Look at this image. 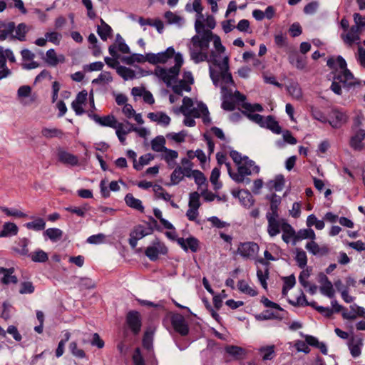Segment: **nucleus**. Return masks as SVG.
Here are the masks:
<instances>
[{
  "label": "nucleus",
  "mask_w": 365,
  "mask_h": 365,
  "mask_svg": "<svg viewBox=\"0 0 365 365\" xmlns=\"http://www.w3.org/2000/svg\"><path fill=\"white\" fill-rule=\"evenodd\" d=\"M232 99L235 100L237 102H241L242 103V107L247 111V112H262L263 108L262 106L259 103H254L251 104L247 102H245L246 97L245 95L242 94L238 91H235V92H232Z\"/></svg>",
  "instance_id": "14"
},
{
  "label": "nucleus",
  "mask_w": 365,
  "mask_h": 365,
  "mask_svg": "<svg viewBox=\"0 0 365 365\" xmlns=\"http://www.w3.org/2000/svg\"><path fill=\"white\" fill-rule=\"evenodd\" d=\"M287 91L295 99L299 100L302 97V92L297 83H291L287 86Z\"/></svg>",
  "instance_id": "52"
},
{
  "label": "nucleus",
  "mask_w": 365,
  "mask_h": 365,
  "mask_svg": "<svg viewBox=\"0 0 365 365\" xmlns=\"http://www.w3.org/2000/svg\"><path fill=\"white\" fill-rule=\"evenodd\" d=\"M31 87L29 86H21L17 91V98L19 102L24 106H29L34 101V98H31L29 101L25 100V98L29 97L31 93Z\"/></svg>",
  "instance_id": "26"
},
{
  "label": "nucleus",
  "mask_w": 365,
  "mask_h": 365,
  "mask_svg": "<svg viewBox=\"0 0 365 365\" xmlns=\"http://www.w3.org/2000/svg\"><path fill=\"white\" fill-rule=\"evenodd\" d=\"M175 53L173 47L170 46L165 51L159 52L158 53H148V62L152 64L166 63H168L171 58L175 59Z\"/></svg>",
  "instance_id": "8"
},
{
  "label": "nucleus",
  "mask_w": 365,
  "mask_h": 365,
  "mask_svg": "<svg viewBox=\"0 0 365 365\" xmlns=\"http://www.w3.org/2000/svg\"><path fill=\"white\" fill-rule=\"evenodd\" d=\"M45 37L47 41H49L55 45H59L62 39V35L61 33L56 31H48L45 34Z\"/></svg>",
  "instance_id": "60"
},
{
  "label": "nucleus",
  "mask_w": 365,
  "mask_h": 365,
  "mask_svg": "<svg viewBox=\"0 0 365 365\" xmlns=\"http://www.w3.org/2000/svg\"><path fill=\"white\" fill-rule=\"evenodd\" d=\"M35 291V287L30 281L22 282L20 284L19 293L21 294H30Z\"/></svg>",
  "instance_id": "64"
},
{
  "label": "nucleus",
  "mask_w": 365,
  "mask_h": 365,
  "mask_svg": "<svg viewBox=\"0 0 365 365\" xmlns=\"http://www.w3.org/2000/svg\"><path fill=\"white\" fill-rule=\"evenodd\" d=\"M113 81L111 73L108 71H103L99 74L97 78L92 81L93 84L109 83Z\"/></svg>",
  "instance_id": "58"
},
{
  "label": "nucleus",
  "mask_w": 365,
  "mask_h": 365,
  "mask_svg": "<svg viewBox=\"0 0 365 365\" xmlns=\"http://www.w3.org/2000/svg\"><path fill=\"white\" fill-rule=\"evenodd\" d=\"M58 158L60 162L68 165L75 166L78 163V158L76 155L63 150H58Z\"/></svg>",
  "instance_id": "24"
},
{
  "label": "nucleus",
  "mask_w": 365,
  "mask_h": 365,
  "mask_svg": "<svg viewBox=\"0 0 365 365\" xmlns=\"http://www.w3.org/2000/svg\"><path fill=\"white\" fill-rule=\"evenodd\" d=\"M255 264H261L265 267L264 270H262L261 269H257V279H258L259 283L261 284L262 287L264 289H267V279H268V276H269V269H268L269 263L267 261H265L263 258H257L255 259Z\"/></svg>",
  "instance_id": "19"
},
{
  "label": "nucleus",
  "mask_w": 365,
  "mask_h": 365,
  "mask_svg": "<svg viewBox=\"0 0 365 365\" xmlns=\"http://www.w3.org/2000/svg\"><path fill=\"white\" fill-rule=\"evenodd\" d=\"M327 64L334 70V81L331 86V89L334 93L341 94L340 84L344 87H349L355 83L354 76L346 68V62L342 56L331 57L328 58Z\"/></svg>",
  "instance_id": "3"
},
{
  "label": "nucleus",
  "mask_w": 365,
  "mask_h": 365,
  "mask_svg": "<svg viewBox=\"0 0 365 365\" xmlns=\"http://www.w3.org/2000/svg\"><path fill=\"white\" fill-rule=\"evenodd\" d=\"M349 116L341 109L334 108L328 115V123L333 128H340L348 121Z\"/></svg>",
  "instance_id": "6"
},
{
  "label": "nucleus",
  "mask_w": 365,
  "mask_h": 365,
  "mask_svg": "<svg viewBox=\"0 0 365 365\" xmlns=\"http://www.w3.org/2000/svg\"><path fill=\"white\" fill-rule=\"evenodd\" d=\"M318 282L320 284L319 290L321 294L329 299H333L335 295L334 285L324 273L319 274Z\"/></svg>",
  "instance_id": "13"
},
{
  "label": "nucleus",
  "mask_w": 365,
  "mask_h": 365,
  "mask_svg": "<svg viewBox=\"0 0 365 365\" xmlns=\"http://www.w3.org/2000/svg\"><path fill=\"white\" fill-rule=\"evenodd\" d=\"M164 18L166 20L167 23L169 24H176L180 26L184 22V20L181 16L175 14V13L170 11H166L165 13Z\"/></svg>",
  "instance_id": "48"
},
{
  "label": "nucleus",
  "mask_w": 365,
  "mask_h": 365,
  "mask_svg": "<svg viewBox=\"0 0 365 365\" xmlns=\"http://www.w3.org/2000/svg\"><path fill=\"white\" fill-rule=\"evenodd\" d=\"M44 235L51 241L56 242L61 238L63 232L58 228H48L44 232Z\"/></svg>",
  "instance_id": "55"
},
{
  "label": "nucleus",
  "mask_w": 365,
  "mask_h": 365,
  "mask_svg": "<svg viewBox=\"0 0 365 365\" xmlns=\"http://www.w3.org/2000/svg\"><path fill=\"white\" fill-rule=\"evenodd\" d=\"M88 98V93L86 90L79 92L75 100L71 103V108L77 115H81L85 113L83 106L86 104Z\"/></svg>",
  "instance_id": "17"
},
{
  "label": "nucleus",
  "mask_w": 365,
  "mask_h": 365,
  "mask_svg": "<svg viewBox=\"0 0 365 365\" xmlns=\"http://www.w3.org/2000/svg\"><path fill=\"white\" fill-rule=\"evenodd\" d=\"M183 63V56L178 52L175 55V64L173 66L170 68L157 66L154 70V74L162 80L167 86L170 87L174 83H176Z\"/></svg>",
  "instance_id": "4"
},
{
  "label": "nucleus",
  "mask_w": 365,
  "mask_h": 365,
  "mask_svg": "<svg viewBox=\"0 0 365 365\" xmlns=\"http://www.w3.org/2000/svg\"><path fill=\"white\" fill-rule=\"evenodd\" d=\"M267 198L270 200V211L267 214L278 216V207L281 203V197L276 194H272Z\"/></svg>",
  "instance_id": "37"
},
{
  "label": "nucleus",
  "mask_w": 365,
  "mask_h": 365,
  "mask_svg": "<svg viewBox=\"0 0 365 365\" xmlns=\"http://www.w3.org/2000/svg\"><path fill=\"white\" fill-rule=\"evenodd\" d=\"M164 153L163 155V158L167 162V163L170 166L173 164L174 160L178 157V153L177 151L170 150L168 148H165L163 151Z\"/></svg>",
  "instance_id": "59"
},
{
  "label": "nucleus",
  "mask_w": 365,
  "mask_h": 365,
  "mask_svg": "<svg viewBox=\"0 0 365 365\" xmlns=\"http://www.w3.org/2000/svg\"><path fill=\"white\" fill-rule=\"evenodd\" d=\"M175 84L172 86V89L173 92L179 96H182L183 91L190 92L191 91V86L189 83L184 82L182 80L178 81H176Z\"/></svg>",
  "instance_id": "45"
},
{
  "label": "nucleus",
  "mask_w": 365,
  "mask_h": 365,
  "mask_svg": "<svg viewBox=\"0 0 365 365\" xmlns=\"http://www.w3.org/2000/svg\"><path fill=\"white\" fill-rule=\"evenodd\" d=\"M143 346L146 350V361L149 365H157V361L153 348V334L146 331L143 338Z\"/></svg>",
  "instance_id": "12"
},
{
  "label": "nucleus",
  "mask_w": 365,
  "mask_h": 365,
  "mask_svg": "<svg viewBox=\"0 0 365 365\" xmlns=\"http://www.w3.org/2000/svg\"><path fill=\"white\" fill-rule=\"evenodd\" d=\"M188 170L182 169L180 166H178L172 173L170 176V180L173 185L178 184L184 178V176L190 177L188 175Z\"/></svg>",
  "instance_id": "34"
},
{
  "label": "nucleus",
  "mask_w": 365,
  "mask_h": 365,
  "mask_svg": "<svg viewBox=\"0 0 365 365\" xmlns=\"http://www.w3.org/2000/svg\"><path fill=\"white\" fill-rule=\"evenodd\" d=\"M220 175V170L218 168H215L212 169L210 175V182L214 185V189L217 190L221 188L222 183L218 181Z\"/></svg>",
  "instance_id": "62"
},
{
  "label": "nucleus",
  "mask_w": 365,
  "mask_h": 365,
  "mask_svg": "<svg viewBox=\"0 0 365 365\" xmlns=\"http://www.w3.org/2000/svg\"><path fill=\"white\" fill-rule=\"evenodd\" d=\"M237 197L240 203L245 207H250L255 202L251 192L247 190H240L237 193Z\"/></svg>",
  "instance_id": "33"
},
{
  "label": "nucleus",
  "mask_w": 365,
  "mask_h": 365,
  "mask_svg": "<svg viewBox=\"0 0 365 365\" xmlns=\"http://www.w3.org/2000/svg\"><path fill=\"white\" fill-rule=\"evenodd\" d=\"M180 110L182 114H192L194 117L200 118L202 117L204 123L208 124L211 122V119L209 117V111L207 106L200 102L197 103L196 108L193 107V102L190 98L184 97L182 100V105L180 108Z\"/></svg>",
  "instance_id": "5"
},
{
  "label": "nucleus",
  "mask_w": 365,
  "mask_h": 365,
  "mask_svg": "<svg viewBox=\"0 0 365 365\" xmlns=\"http://www.w3.org/2000/svg\"><path fill=\"white\" fill-rule=\"evenodd\" d=\"M125 202L128 207L140 212H144L145 208L143 205L142 201L138 198L134 197L132 194L128 193L125 195Z\"/></svg>",
  "instance_id": "32"
},
{
  "label": "nucleus",
  "mask_w": 365,
  "mask_h": 365,
  "mask_svg": "<svg viewBox=\"0 0 365 365\" xmlns=\"http://www.w3.org/2000/svg\"><path fill=\"white\" fill-rule=\"evenodd\" d=\"M1 232L3 237H11L18 234L19 227L14 222H6L2 225Z\"/></svg>",
  "instance_id": "30"
},
{
  "label": "nucleus",
  "mask_w": 365,
  "mask_h": 365,
  "mask_svg": "<svg viewBox=\"0 0 365 365\" xmlns=\"http://www.w3.org/2000/svg\"><path fill=\"white\" fill-rule=\"evenodd\" d=\"M152 229L150 227H145L143 225H138L135 227L133 231L130 233L132 236H134L137 240H140L143 237L151 234Z\"/></svg>",
  "instance_id": "50"
},
{
  "label": "nucleus",
  "mask_w": 365,
  "mask_h": 365,
  "mask_svg": "<svg viewBox=\"0 0 365 365\" xmlns=\"http://www.w3.org/2000/svg\"><path fill=\"white\" fill-rule=\"evenodd\" d=\"M25 227L29 230L34 231H41L44 230L46 227V222L43 218L38 217L36 218L32 222H29L26 223Z\"/></svg>",
  "instance_id": "46"
},
{
  "label": "nucleus",
  "mask_w": 365,
  "mask_h": 365,
  "mask_svg": "<svg viewBox=\"0 0 365 365\" xmlns=\"http://www.w3.org/2000/svg\"><path fill=\"white\" fill-rule=\"evenodd\" d=\"M363 346V339L358 336H352L347 341V346L351 355L354 358L360 356Z\"/></svg>",
  "instance_id": "16"
},
{
  "label": "nucleus",
  "mask_w": 365,
  "mask_h": 365,
  "mask_svg": "<svg viewBox=\"0 0 365 365\" xmlns=\"http://www.w3.org/2000/svg\"><path fill=\"white\" fill-rule=\"evenodd\" d=\"M178 243L185 252L190 250L192 252H196L199 247V241L194 237H190L186 239L182 237L178 238Z\"/></svg>",
  "instance_id": "20"
},
{
  "label": "nucleus",
  "mask_w": 365,
  "mask_h": 365,
  "mask_svg": "<svg viewBox=\"0 0 365 365\" xmlns=\"http://www.w3.org/2000/svg\"><path fill=\"white\" fill-rule=\"evenodd\" d=\"M230 155L237 166V172L234 173L231 170L230 164L227 163V172L230 178L238 183L250 184L251 180L247 176L258 174L260 170L259 167L247 156H242L241 153L236 150L230 151Z\"/></svg>",
  "instance_id": "2"
},
{
  "label": "nucleus",
  "mask_w": 365,
  "mask_h": 365,
  "mask_svg": "<svg viewBox=\"0 0 365 365\" xmlns=\"http://www.w3.org/2000/svg\"><path fill=\"white\" fill-rule=\"evenodd\" d=\"M88 116L90 118L93 120L96 123L101 126H106L113 128L116 122V118L113 115H106L100 117L99 115L94 113H89Z\"/></svg>",
  "instance_id": "23"
},
{
  "label": "nucleus",
  "mask_w": 365,
  "mask_h": 365,
  "mask_svg": "<svg viewBox=\"0 0 365 365\" xmlns=\"http://www.w3.org/2000/svg\"><path fill=\"white\" fill-rule=\"evenodd\" d=\"M195 29L196 34L191 38L189 45L190 59L196 64L204 61L209 63L210 76L216 87L222 83H233L230 72V58L220 37L212 31H205L200 20L195 21Z\"/></svg>",
  "instance_id": "1"
},
{
  "label": "nucleus",
  "mask_w": 365,
  "mask_h": 365,
  "mask_svg": "<svg viewBox=\"0 0 365 365\" xmlns=\"http://www.w3.org/2000/svg\"><path fill=\"white\" fill-rule=\"evenodd\" d=\"M282 240L286 243H289L294 237L296 239L295 231L289 223H284L282 227Z\"/></svg>",
  "instance_id": "41"
},
{
  "label": "nucleus",
  "mask_w": 365,
  "mask_h": 365,
  "mask_svg": "<svg viewBox=\"0 0 365 365\" xmlns=\"http://www.w3.org/2000/svg\"><path fill=\"white\" fill-rule=\"evenodd\" d=\"M41 134L46 138H61L63 132L56 128H43Z\"/></svg>",
  "instance_id": "51"
},
{
  "label": "nucleus",
  "mask_w": 365,
  "mask_h": 365,
  "mask_svg": "<svg viewBox=\"0 0 365 365\" xmlns=\"http://www.w3.org/2000/svg\"><path fill=\"white\" fill-rule=\"evenodd\" d=\"M365 130L359 129L350 139V146L355 150H361L364 147Z\"/></svg>",
  "instance_id": "21"
},
{
  "label": "nucleus",
  "mask_w": 365,
  "mask_h": 365,
  "mask_svg": "<svg viewBox=\"0 0 365 365\" xmlns=\"http://www.w3.org/2000/svg\"><path fill=\"white\" fill-rule=\"evenodd\" d=\"M0 210L4 212L7 217H14L17 218L26 217L27 215L22 211L16 208H9L5 206H0Z\"/></svg>",
  "instance_id": "43"
},
{
  "label": "nucleus",
  "mask_w": 365,
  "mask_h": 365,
  "mask_svg": "<svg viewBox=\"0 0 365 365\" xmlns=\"http://www.w3.org/2000/svg\"><path fill=\"white\" fill-rule=\"evenodd\" d=\"M226 352L236 359H240L245 355V350L237 346H227L225 347Z\"/></svg>",
  "instance_id": "44"
},
{
  "label": "nucleus",
  "mask_w": 365,
  "mask_h": 365,
  "mask_svg": "<svg viewBox=\"0 0 365 365\" xmlns=\"http://www.w3.org/2000/svg\"><path fill=\"white\" fill-rule=\"evenodd\" d=\"M126 322L134 334H138L141 327L140 314L135 311L129 312L126 317Z\"/></svg>",
  "instance_id": "18"
},
{
  "label": "nucleus",
  "mask_w": 365,
  "mask_h": 365,
  "mask_svg": "<svg viewBox=\"0 0 365 365\" xmlns=\"http://www.w3.org/2000/svg\"><path fill=\"white\" fill-rule=\"evenodd\" d=\"M289 59V62L294 65L298 69H303L306 66L304 58L297 53L291 55Z\"/></svg>",
  "instance_id": "63"
},
{
  "label": "nucleus",
  "mask_w": 365,
  "mask_h": 365,
  "mask_svg": "<svg viewBox=\"0 0 365 365\" xmlns=\"http://www.w3.org/2000/svg\"><path fill=\"white\" fill-rule=\"evenodd\" d=\"M46 62L51 66H56L60 63L65 62L63 54L57 55L53 48L48 49L46 53Z\"/></svg>",
  "instance_id": "27"
},
{
  "label": "nucleus",
  "mask_w": 365,
  "mask_h": 365,
  "mask_svg": "<svg viewBox=\"0 0 365 365\" xmlns=\"http://www.w3.org/2000/svg\"><path fill=\"white\" fill-rule=\"evenodd\" d=\"M153 192L155 197L158 199H162L167 202L170 201V199L172 198V195L168 193L160 185L155 184L153 185Z\"/></svg>",
  "instance_id": "49"
},
{
  "label": "nucleus",
  "mask_w": 365,
  "mask_h": 365,
  "mask_svg": "<svg viewBox=\"0 0 365 365\" xmlns=\"http://www.w3.org/2000/svg\"><path fill=\"white\" fill-rule=\"evenodd\" d=\"M154 158L153 155L150 153H147L140 157L139 162L135 163L133 165V168L136 170H140L145 165L149 164V163L153 160Z\"/></svg>",
  "instance_id": "57"
},
{
  "label": "nucleus",
  "mask_w": 365,
  "mask_h": 365,
  "mask_svg": "<svg viewBox=\"0 0 365 365\" xmlns=\"http://www.w3.org/2000/svg\"><path fill=\"white\" fill-rule=\"evenodd\" d=\"M295 260L297 265L300 268H305L307 264V257L306 252L300 248H297L295 251Z\"/></svg>",
  "instance_id": "47"
},
{
  "label": "nucleus",
  "mask_w": 365,
  "mask_h": 365,
  "mask_svg": "<svg viewBox=\"0 0 365 365\" xmlns=\"http://www.w3.org/2000/svg\"><path fill=\"white\" fill-rule=\"evenodd\" d=\"M117 73L125 81L133 80L135 78V72L130 68L120 66L116 68Z\"/></svg>",
  "instance_id": "40"
},
{
  "label": "nucleus",
  "mask_w": 365,
  "mask_h": 365,
  "mask_svg": "<svg viewBox=\"0 0 365 365\" xmlns=\"http://www.w3.org/2000/svg\"><path fill=\"white\" fill-rule=\"evenodd\" d=\"M262 128H267L275 134H279L282 133V128L279 126V123L272 115H267L265 117Z\"/></svg>",
  "instance_id": "31"
},
{
  "label": "nucleus",
  "mask_w": 365,
  "mask_h": 365,
  "mask_svg": "<svg viewBox=\"0 0 365 365\" xmlns=\"http://www.w3.org/2000/svg\"><path fill=\"white\" fill-rule=\"evenodd\" d=\"M361 32V31L358 30L357 27L352 26L349 32L343 36V39L349 46L353 43H359Z\"/></svg>",
  "instance_id": "28"
},
{
  "label": "nucleus",
  "mask_w": 365,
  "mask_h": 365,
  "mask_svg": "<svg viewBox=\"0 0 365 365\" xmlns=\"http://www.w3.org/2000/svg\"><path fill=\"white\" fill-rule=\"evenodd\" d=\"M283 318L284 317L281 315L279 313L270 312L269 310H266L255 316V319L258 321H264L269 319L282 320Z\"/></svg>",
  "instance_id": "39"
},
{
  "label": "nucleus",
  "mask_w": 365,
  "mask_h": 365,
  "mask_svg": "<svg viewBox=\"0 0 365 365\" xmlns=\"http://www.w3.org/2000/svg\"><path fill=\"white\" fill-rule=\"evenodd\" d=\"M305 248L312 255H324L328 250L326 247H320L314 240L307 243Z\"/></svg>",
  "instance_id": "42"
},
{
  "label": "nucleus",
  "mask_w": 365,
  "mask_h": 365,
  "mask_svg": "<svg viewBox=\"0 0 365 365\" xmlns=\"http://www.w3.org/2000/svg\"><path fill=\"white\" fill-rule=\"evenodd\" d=\"M315 238V232L311 228L300 230L296 236V240L311 239L312 240H314Z\"/></svg>",
  "instance_id": "61"
},
{
  "label": "nucleus",
  "mask_w": 365,
  "mask_h": 365,
  "mask_svg": "<svg viewBox=\"0 0 365 365\" xmlns=\"http://www.w3.org/2000/svg\"><path fill=\"white\" fill-rule=\"evenodd\" d=\"M29 29L26 24L21 23L16 27L15 26L14 31L15 34H12V38L18 39L20 41H24L26 40V34Z\"/></svg>",
  "instance_id": "36"
},
{
  "label": "nucleus",
  "mask_w": 365,
  "mask_h": 365,
  "mask_svg": "<svg viewBox=\"0 0 365 365\" xmlns=\"http://www.w3.org/2000/svg\"><path fill=\"white\" fill-rule=\"evenodd\" d=\"M237 288L242 293L247 294L250 297H255L257 294V291L255 289V288L250 286L245 280H240L238 282Z\"/></svg>",
  "instance_id": "38"
},
{
  "label": "nucleus",
  "mask_w": 365,
  "mask_h": 365,
  "mask_svg": "<svg viewBox=\"0 0 365 365\" xmlns=\"http://www.w3.org/2000/svg\"><path fill=\"white\" fill-rule=\"evenodd\" d=\"M168 248L164 243L156 239L145 251V255L151 260L155 261L160 255H166Z\"/></svg>",
  "instance_id": "11"
},
{
  "label": "nucleus",
  "mask_w": 365,
  "mask_h": 365,
  "mask_svg": "<svg viewBox=\"0 0 365 365\" xmlns=\"http://www.w3.org/2000/svg\"><path fill=\"white\" fill-rule=\"evenodd\" d=\"M14 268L6 269L0 268V282L6 285L13 284H16L18 282L17 277L14 275Z\"/></svg>",
  "instance_id": "22"
},
{
  "label": "nucleus",
  "mask_w": 365,
  "mask_h": 365,
  "mask_svg": "<svg viewBox=\"0 0 365 365\" xmlns=\"http://www.w3.org/2000/svg\"><path fill=\"white\" fill-rule=\"evenodd\" d=\"M29 255L34 262H45L48 259V255L41 250H38Z\"/></svg>",
  "instance_id": "56"
},
{
  "label": "nucleus",
  "mask_w": 365,
  "mask_h": 365,
  "mask_svg": "<svg viewBox=\"0 0 365 365\" xmlns=\"http://www.w3.org/2000/svg\"><path fill=\"white\" fill-rule=\"evenodd\" d=\"M111 27L101 19V25L97 26V34L103 41H106L112 33Z\"/></svg>",
  "instance_id": "35"
},
{
  "label": "nucleus",
  "mask_w": 365,
  "mask_h": 365,
  "mask_svg": "<svg viewBox=\"0 0 365 365\" xmlns=\"http://www.w3.org/2000/svg\"><path fill=\"white\" fill-rule=\"evenodd\" d=\"M165 140L163 136H158L151 141L152 149L155 152H163L165 147Z\"/></svg>",
  "instance_id": "54"
},
{
  "label": "nucleus",
  "mask_w": 365,
  "mask_h": 365,
  "mask_svg": "<svg viewBox=\"0 0 365 365\" xmlns=\"http://www.w3.org/2000/svg\"><path fill=\"white\" fill-rule=\"evenodd\" d=\"M221 88L222 96V108L226 110H233L235 109V102L232 99V89L230 86L235 87V83H225L222 85H217Z\"/></svg>",
  "instance_id": "7"
},
{
  "label": "nucleus",
  "mask_w": 365,
  "mask_h": 365,
  "mask_svg": "<svg viewBox=\"0 0 365 365\" xmlns=\"http://www.w3.org/2000/svg\"><path fill=\"white\" fill-rule=\"evenodd\" d=\"M259 247L258 245L253 242L241 243L237 248V253L245 259H256L255 257L258 254Z\"/></svg>",
  "instance_id": "9"
},
{
  "label": "nucleus",
  "mask_w": 365,
  "mask_h": 365,
  "mask_svg": "<svg viewBox=\"0 0 365 365\" xmlns=\"http://www.w3.org/2000/svg\"><path fill=\"white\" fill-rule=\"evenodd\" d=\"M148 118L150 120L157 122L158 124L164 126H168L170 123V118L166 113L163 112L149 113L148 114Z\"/></svg>",
  "instance_id": "29"
},
{
  "label": "nucleus",
  "mask_w": 365,
  "mask_h": 365,
  "mask_svg": "<svg viewBox=\"0 0 365 365\" xmlns=\"http://www.w3.org/2000/svg\"><path fill=\"white\" fill-rule=\"evenodd\" d=\"M267 220V232L271 237L277 236L282 230L284 223H287L284 219L279 218L278 216L266 214Z\"/></svg>",
  "instance_id": "10"
},
{
  "label": "nucleus",
  "mask_w": 365,
  "mask_h": 365,
  "mask_svg": "<svg viewBox=\"0 0 365 365\" xmlns=\"http://www.w3.org/2000/svg\"><path fill=\"white\" fill-rule=\"evenodd\" d=\"M15 29V23L13 21L0 22V40L3 41L9 37L12 38V34Z\"/></svg>",
  "instance_id": "25"
},
{
  "label": "nucleus",
  "mask_w": 365,
  "mask_h": 365,
  "mask_svg": "<svg viewBox=\"0 0 365 365\" xmlns=\"http://www.w3.org/2000/svg\"><path fill=\"white\" fill-rule=\"evenodd\" d=\"M171 323L173 329L178 333L182 336L188 334L189 327L182 315L180 314H174L171 317Z\"/></svg>",
  "instance_id": "15"
},
{
  "label": "nucleus",
  "mask_w": 365,
  "mask_h": 365,
  "mask_svg": "<svg viewBox=\"0 0 365 365\" xmlns=\"http://www.w3.org/2000/svg\"><path fill=\"white\" fill-rule=\"evenodd\" d=\"M132 358L134 365H147L145 354H143L140 348L135 349Z\"/></svg>",
  "instance_id": "53"
}]
</instances>
